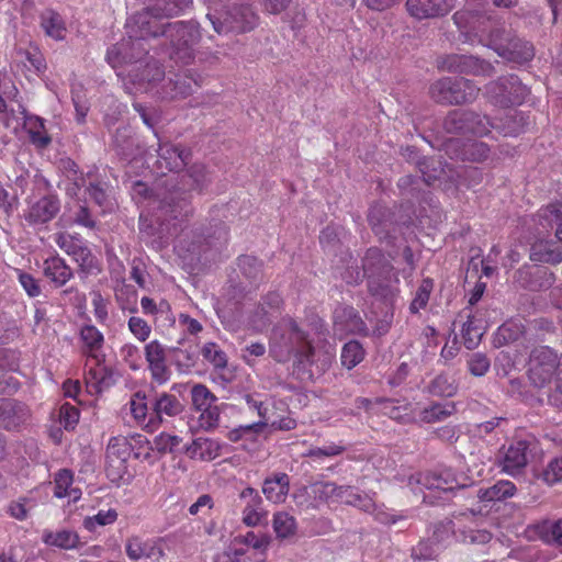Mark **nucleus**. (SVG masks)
<instances>
[{"instance_id": "f03ea898", "label": "nucleus", "mask_w": 562, "mask_h": 562, "mask_svg": "<svg viewBox=\"0 0 562 562\" xmlns=\"http://www.w3.org/2000/svg\"><path fill=\"white\" fill-rule=\"evenodd\" d=\"M270 356L278 362L295 357L297 362L307 367L315 362V351L306 334L293 319H283L274 327L270 338Z\"/></svg>"}, {"instance_id": "49530a36", "label": "nucleus", "mask_w": 562, "mask_h": 562, "mask_svg": "<svg viewBox=\"0 0 562 562\" xmlns=\"http://www.w3.org/2000/svg\"><path fill=\"white\" fill-rule=\"evenodd\" d=\"M467 322L463 324L462 327V336L464 339V344L468 349H474L483 335L484 326L481 322H476L474 316L469 314Z\"/></svg>"}, {"instance_id": "7ed1b4c3", "label": "nucleus", "mask_w": 562, "mask_h": 562, "mask_svg": "<svg viewBox=\"0 0 562 562\" xmlns=\"http://www.w3.org/2000/svg\"><path fill=\"white\" fill-rule=\"evenodd\" d=\"M210 182V177L203 165H193L189 171L182 176L180 187L169 192L168 196L161 202L160 211L165 216L171 220L187 217L191 213L190 198L188 191L202 192ZM164 221H168L167 217Z\"/></svg>"}, {"instance_id": "9d476101", "label": "nucleus", "mask_w": 562, "mask_h": 562, "mask_svg": "<svg viewBox=\"0 0 562 562\" xmlns=\"http://www.w3.org/2000/svg\"><path fill=\"white\" fill-rule=\"evenodd\" d=\"M437 66L442 71L473 76H492L494 67L491 63L472 55L450 54L440 57Z\"/></svg>"}, {"instance_id": "8fccbe9b", "label": "nucleus", "mask_w": 562, "mask_h": 562, "mask_svg": "<svg viewBox=\"0 0 562 562\" xmlns=\"http://www.w3.org/2000/svg\"><path fill=\"white\" fill-rule=\"evenodd\" d=\"M363 357L364 350L362 346L356 340H350L342 347L340 357L341 363L349 370L359 364L363 360Z\"/></svg>"}, {"instance_id": "c85d7f7f", "label": "nucleus", "mask_w": 562, "mask_h": 562, "mask_svg": "<svg viewBox=\"0 0 562 562\" xmlns=\"http://www.w3.org/2000/svg\"><path fill=\"white\" fill-rule=\"evenodd\" d=\"M194 86H198V82L193 78L177 75L175 80L169 78L164 81L160 90H157V97L167 100L184 98L192 93Z\"/></svg>"}, {"instance_id": "680f3d73", "label": "nucleus", "mask_w": 562, "mask_h": 562, "mask_svg": "<svg viewBox=\"0 0 562 562\" xmlns=\"http://www.w3.org/2000/svg\"><path fill=\"white\" fill-rule=\"evenodd\" d=\"M312 490H314L313 483L301 486L293 492L292 497L299 507L317 509L316 498H314Z\"/></svg>"}, {"instance_id": "69168bd1", "label": "nucleus", "mask_w": 562, "mask_h": 562, "mask_svg": "<svg viewBox=\"0 0 562 562\" xmlns=\"http://www.w3.org/2000/svg\"><path fill=\"white\" fill-rule=\"evenodd\" d=\"M181 442L182 438L180 436L171 435L168 432H161L155 439L157 450L162 453L175 452Z\"/></svg>"}, {"instance_id": "ddd939ff", "label": "nucleus", "mask_w": 562, "mask_h": 562, "mask_svg": "<svg viewBox=\"0 0 562 562\" xmlns=\"http://www.w3.org/2000/svg\"><path fill=\"white\" fill-rule=\"evenodd\" d=\"M60 202L55 195H44L38 200L29 201L24 211V220L31 226L50 222L59 212Z\"/></svg>"}, {"instance_id": "a211bd4d", "label": "nucleus", "mask_w": 562, "mask_h": 562, "mask_svg": "<svg viewBox=\"0 0 562 562\" xmlns=\"http://www.w3.org/2000/svg\"><path fill=\"white\" fill-rule=\"evenodd\" d=\"M492 46L498 56L517 64L527 63L535 55L533 47L529 42L521 41L515 36L510 44H504L496 38L492 42Z\"/></svg>"}, {"instance_id": "cd10ccee", "label": "nucleus", "mask_w": 562, "mask_h": 562, "mask_svg": "<svg viewBox=\"0 0 562 562\" xmlns=\"http://www.w3.org/2000/svg\"><path fill=\"white\" fill-rule=\"evenodd\" d=\"M125 551L127 557L133 561H138L140 559H151L157 561L162 557L161 549L156 547L153 540H145L138 536L127 539Z\"/></svg>"}, {"instance_id": "6e6552de", "label": "nucleus", "mask_w": 562, "mask_h": 562, "mask_svg": "<svg viewBox=\"0 0 562 562\" xmlns=\"http://www.w3.org/2000/svg\"><path fill=\"white\" fill-rule=\"evenodd\" d=\"M452 20L460 33L464 36V42L474 44H482L485 42L486 35L490 33L494 20L472 12V11H457L452 15Z\"/></svg>"}, {"instance_id": "0eeeda50", "label": "nucleus", "mask_w": 562, "mask_h": 562, "mask_svg": "<svg viewBox=\"0 0 562 562\" xmlns=\"http://www.w3.org/2000/svg\"><path fill=\"white\" fill-rule=\"evenodd\" d=\"M207 19L217 34H226L252 31L257 26L259 18L251 8L240 5L228 10L223 20L210 13Z\"/></svg>"}, {"instance_id": "473e14b6", "label": "nucleus", "mask_w": 562, "mask_h": 562, "mask_svg": "<svg viewBox=\"0 0 562 562\" xmlns=\"http://www.w3.org/2000/svg\"><path fill=\"white\" fill-rule=\"evenodd\" d=\"M517 488L515 484L507 480L497 481L492 486L480 488L476 493L477 499L487 505L495 502H502L513 497Z\"/></svg>"}, {"instance_id": "3c124183", "label": "nucleus", "mask_w": 562, "mask_h": 562, "mask_svg": "<svg viewBox=\"0 0 562 562\" xmlns=\"http://www.w3.org/2000/svg\"><path fill=\"white\" fill-rule=\"evenodd\" d=\"M426 391L434 396H452L457 392L453 381L445 374L434 378L426 387Z\"/></svg>"}, {"instance_id": "72a5a7b5", "label": "nucleus", "mask_w": 562, "mask_h": 562, "mask_svg": "<svg viewBox=\"0 0 562 562\" xmlns=\"http://www.w3.org/2000/svg\"><path fill=\"white\" fill-rule=\"evenodd\" d=\"M43 272L44 276L55 284V286L65 285L72 277L71 268L58 256L49 257L44 261Z\"/></svg>"}, {"instance_id": "c756f323", "label": "nucleus", "mask_w": 562, "mask_h": 562, "mask_svg": "<svg viewBox=\"0 0 562 562\" xmlns=\"http://www.w3.org/2000/svg\"><path fill=\"white\" fill-rule=\"evenodd\" d=\"M135 78L140 90L157 95V90H160L165 81V72L159 64L154 61L148 63L139 74L135 75Z\"/></svg>"}, {"instance_id": "0e129e2a", "label": "nucleus", "mask_w": 562, "mask_h": 562, "mask_svg": "<svg viewBox=\"0 0 562 562\" xmlns=\"http://www.w3.org/2000/svg\"><path fill=\"white\" fill-rule=\"evenodd\" d=\"M472 120H469L468 133L476 136H485L490 133L491 127H498L492 123L487 117L481 116L472 112Z\"/></svg>"}, {"instance_id": "338daca9", "label": "nucleus", "mask_w": 562, "mask_h": 562, "mask_svg": "<svg viewBox=\"0 0 562 562\" xmlns=\"http://www.w3.org/2000/svg\"><path fill=\"white\" fill-rule=\"evenodd\" d=\"M267 349L263 342H251L240 350V358L248 364L254 366L258 358L266 355Z\"/></svg>"}, {"instance_id": "864d4df0", "label": "nucleus", "mask_w": 562, "mask_h": 562, "mask_svg": "<svg viewBox=\"0 0 562 562\" xmlns=\"http://www.w3.org/2000/svg\"><path fill=\"white\" fill-rule=\"evenodd\" d=\"M243 522L248 527H256L267 522L268 513L262 508V503H247L241 513Z\"/></svg>"}, {"instance_id": "f8f14e48", "label": "nucleus", "mask_w": 562, "mask_h": 562, "mask_svg": "<svg viewBox=\"0 0 562 562\" xmlns=\"http://www.w3.org/2000/svg\"><path fill=\"white\" fill-rule=\"evenodd\" d=\"M131 446L125 437L119 436L110 439L106 447V473L112 480L122 479L127 471V459Z\"/></svg>"}, {"instance_id": "f3484780", "label": "nucleus", "mask_w": 562, "mask_h": 562, "mask_svg": "<svg viewBox=\"0 0 562 562\" xmlns=\"http://www.w3.org/2000/svg\"><path fill=\"white\" fill-rule=\"evenodd\" d=\"M529 443L526 440H518L510 443L503 452L501 465L503 472L515 476L526 468L528 463Z\"/></svg>"}, {"instance_id": "bb28decb", "label": "nucleus", "mask_w": 562, "mask_h": 562, "mask_svg": "<svg viewBox=\"0 0 562 562\" xmlns=\"http://www.w3.org/2000/svg\"><path fill=\"white\" fill-rule=\"evenodd\" d=\"M290 490V477L286 473H273L266 477L262 484V493L273 504L285 502Z\"/></svg>"}, {"instance_id": "2eb2a0df", "label": "nucleus", "mask_w": 562, "mask_h": 562, "mask_svg": "<svg viewBox=\"0 0 562 562\" xmlns=\"http://www.w3.org/2000/svg\"><path fill=\"white\" fill-rule=\"evenodd\" d=\"M454 8V0H407L406 9L417 20L447 15Z\"/></svg>"}, {"instance_id": "5fc2aeb1", "label": "nucleus", "mask_w": 562, "mask_h": 562, "mask_svg": "<svg viewBox=\"0 0 562 562\" xmlns=\"http://www.w3.org/2000/svg\"><path fill=\"white\" fill-rule=\"evenodd\" d=\"M192 405L196 411L207 409L215 404L217 397L203 384H196L191 390Z\"/></svg>"}, {"instance_id": "bf43d9fd", "label": "nucleus", "mask_w": 562, "mask_h": 562, "mask_svg": "<svg viewBox=\"0 0 562 562\" xmlns=\"http://www.w3.org/2000/svg\"><path fill=\"white\" fill-rule=\"evenodd\" d=\"M540 216L549 222L557 224V238L562 241V202L552 203L540 211Z\"/></svg>"}, {"instance_id": "4d7b16f0", "label": "nucleus", "mask_w": 562, "mask_h": 562, "mask_svg": "<svg viewBox=\"0 0 562 562\" xmlns=\"http://www.w3.org/2000/svg\"><path fill=\"white\" fill-rule=\"evenodd\" d=\"M453 406L450 404H434L422 409L418 414V420L423 423H437L447 418L452 413Z\"/></svg>"}, {"instance_id": "13d9d810", "label": "nucleus", "mask_w": 562, "mask_h": 562, "mask_svg": "<svg viewBox=\"0 0 562 562\" xmlns=\"http://www.w3.org/2000/svg\"><path fill=\"white\" fill-rule=\"evenodd\" d=\"M432 280L430 279H424L418 286L415 297L413 299L409 310L412 313H417L419 310L424 308L428 301L430 293L432 291Z\"/></svg>"}, {"instance_id": "aec40b11", "label": "nucleus", "mask_w": 562, "mask_h": 562, "mask_svg": "<svg viewBox=\"0 0 562 562\" xmlns=\"http://www.w3.org/2000/svg\"><path fill=\"white\" fill-rule=\"evenodd\" d=\"M216 562H265V552L256 551L245 541L233 540L216 558Z\"/></svg>"}, {"instance_id": "774afa93", "label": "nucleus", "mask_w": 562, "mask_h": 562, "mask_svg": "<svg viewBox=\"0 0 562 562\" xmlns=\"http://www.w3.org/2000/svg\"><path fill=\"white\" fill-rule=\"evenodd\" d=\"M542 479L549 485H553V484L562 481V459L561 458H555L547 464V467L544 468V470L542 472Z\"/></svg>"}, {"instance_id": "f704fd0d", "label": "nucleus", "mask_w": 562, "mask_h": 562, "mask_svg": "<svg viewBox=\"0 0 562 562\" xmlns=\"http://www.w3.org/2000/svg\"><path fill=\"white\" fill-rule=\"evenodd\" d=\"M42 540L49 547H56L64 550H71L77 548L79 537L75 531L60 529V530H44Z\"/></svg>"}, {"instance_id": "a19ab883", "label": "nucleus", "mask_w": 562, "mask_h": 562, "mask_svg": "<svg viewBox=\"0 0 562 562\" xmlns=\"http://www.w3.org/2000/svg\"><path fill=\"white\" fill-rule=\"evenodd\" d=\"M312 493L317 504V509L323 505H330L335 503L341 490L338 488V484L330 481H318L313 483Z\"/></svg>"}, {"instance_id": "20e7f679", "label": "nucleus", "mask_w": 562, "mask_h": 562, "mask_svg": "<svg viewBox=\"0 0 562 562\" xmlns=\"http://www.w3.org/2000/svg\"><path fill=\"white\" fill-rule=\"evenodd\" d=\"M384 261L383 255L379 249L372 248L367 251L363 260V269L348 267L342 273V279L348 284H358L368 277V286L373 295L385 297L391 293L392 279L390 277L391 267Z\"/></svg>"}, {"instance_id": "37998d69", "label": "nucleus", "mask_w": 562, "mask_h": 562, "mask_svg": "<svg viewBox=\"0 0 562 562\" xmlns=\"http://www.w3.org/2000/svg\"><path fill=\"white\" fill-rule=\"evenodd\" d=\"M272 527L279 539H288L295 535L296 519L286 512L280 510L273 515Z\"/></svg>"}, {"instance_id": "1a4fd4ad", "label": "nucleus", "mask_w": 562, "mask_h": 562, "mask_svg": "<svg viewBox=\"0 0 562 562\" xmlns=\"http://www.w3.org/2000/svg\"><path fill=\"white\" fill-rule=\"evenodd\" d=\"M452 20L460 33L464 36V42L474 44H482L485 42L486 35L490 33L494 20L472 12V11H457L452 15Z\"/></svg>"}, {"instance_id": "79ce46f5", "label": "nucleus", "mask_w": 562, "mask_h": 562, "mask_svg": "<svg viewBox=\"0 0 562 562\" xmlns=\"http://www.w3.org/2000/svg\"><path fill=\"white\" fill-rule=\"evenodd\" d=\"M472 112L467 110H453L449 112L443 121V128L447 133L468 134L469 120H472Z\"/></svg>"}, {"instance_id": "e2e57ef3", "label": "nucleus", "mask_w": 562, "mask_h": 562, "mask_svg": "<svg viewBox=\"0 0 562 562\" xmlns=\"http://www.w3.org/2000/svg\"><path fill=\"white\" fill-rule=\"evenodd\" d=\"M72 102L76 110V119L78 123H83L89 111L88 102L82 93L81 86H72L71 88Z\"/></svg>"}, {"instance_id": "c9c22d12", "label": "nucleus", "mask_w": 562, "mask_h": 562, "mask_svg": "<svg viewBox=\"0 0 562 562\" xmlns=\"http://www.w3.org/2000/svg\"><path fill=\"white\" fill-rule=\"evenodd\" d=\"M41 27L45 34L55 41H63L66 37L67 29L59 13L54 10H45L41 16Z\"/></svg>"}, {"instance_id": "603ef678", "label": "nucleus", "mask_w": 562, "mask_h": 562, "mask_svg": "<svg viewBox=\"0 0 562 562\" xmlns=\"http://www.w3.org/2000/svg\"><path fill=\"white\" fill-rule=\"evenodd\" d=\"M270 314L265 306H258L247 316L246 327L255 333H262L271 324Z\"/></svg>"}, {"instance_id": "7c9ffc66", "label": "nucleus", "mask_w": 562, "mask_h": 562, "mask_svg": "<svg viewBox=\"0 0 562 562\" xmlns=\"http://www.w3.org/2000/svg\"><path fill=\"white\" fill-rule=\"evenodd\" d=\"M409 485H423L427 490H438L442 492H452L456 487H458V483L454 479H452L448 473L436 474V473H426V474H416L409 477Z\"/></svg>"}, {"instance_id": "de8ad7c7", "label": "nucleus", "mask_w": 562, "mask_h": 562, "mask_svg": "<svg viewBox=\"0 0 562 562\" xmlns=\"http://www.w3.org/2000/svg\"><path fill=\"white\" fill-rule=\"evenodd\" d=\"M418 169L422 173L423 181L428 186L441 179V175L445 172L441 167V161L436 158H425L418 161Z\"/></svg>"}, {"instance_id": "2f4dec72", "label": "nucleus", "mask_w": 562, "mask_h": 562, "mask_svg": "<svg viewBox=\"0 0 562 562\" xmlns=\"http://www.w3.org/2000/svg\"><path fill=\"white\" fill-rule=\"evenodd\" d=\"M186 451L191 459L212 461L221 454V445L217 440L199 437L186 448Z\"/></svg>"}, {"instance_id": "052dcab7", "label": "nucleus", "mask_w": 562, "mask_h": 562, "mask_svg": "<svg viewBox=\"0 0 562 562\" xmlns=\"http://www.w3.org/2000/svg\"><path fill=\"white\" fill-rule=\"evenodd\" d=\"M496 38L504 44H510L514 38V34L503 23L495 21L490 33L486 35L483 45L493 49L492 42Z\"/></svg>"}, {"instance_id": "39448f33", "label": "nucleus", "mask_w": 562, "mask_h": 562, "mask_svg": "<svg viewBox=\"0 0 562 562\" xmlns=\"http://www.w3.org/2000/svg\"><path fill=\"white\" fill-rule=\"evenodd\" d=\"M430 97L441 104H463L476 100L480 88L470 79L445 77L430 87Z\"/></svg>"}, {"instance_id": "ea45409f", "label": "nucleus", "mask_w": 562, "mask_h": 562, "mask_svg": "<svg viewBox=\"0 0 562 562\" xmlns=\"http://www.w3.org/2000/svg\"><path fill=\"white\" fill-rule=\"evenodd\" d=\"M130 411L135 422L145 427L150 428L155 420H150V409L146 396L139 392L135 393L130 400Z\"/></svg>"}, {"instance_id": "5701e85b", "label": "nucleus", "mask_w": 562, "mask_h": 562, "mask_svg": "<svg viewBox=\"0 0 562 562\" xmlns=\"http://www.w3.org/2000/svg\"><path fill=\"white\" fill-rule=\"evenodd\" d=\"M528 336L529 330L526 328V321L524 318H512L498 327L494 337V345L501 347L517 342L520 339L531 341Z\"/></svg>"}, {"instance_id": "4468645a", "label": "nucleus", "mask_w": 562, "mask_h": 562, "mask_svg": "<svg viewBox=\"0 0 562 562\" xmlns=\"http://www.w3.org/2000/svg\"><path fill=\"white\" fill-rule=\"evenodd\" d=\"M145 358L153 380L159 384L166 383L170 378L166 347L158 340H151L145 346Z\"/></svg>"}, {"instance_id": "c03bdc74", "label": "nucleus", "mask_w": 562, "mask_h": 562, "mask_svg": "<svg viewBox=\"0 0 562 562\" xmlns=\"http://www.w3.org/2000/svg\"><path fill=\"white\" fill-rule=\"evenodd\" d=\"M541 539L555 546L562 552V518L557 520H544L538 526Z\"/></svg>"}, {"instance_id": "6ab92c4d", "label": "nucleus", "mask_w": 562, "mask_h": 562, "mask_svg": "<svg viewBox=\"0 0 562 562\" xmlns=\"http://www.w3.org/2000/svg\"><path fill=\"white\" fill-rule=\"evenodd\" d=\"M334 329L339 335L362 334L367 327L353 307L339 306L334 312Z\"/></svg>"}, {"instance_id": "4c0bfd02", "label": "nucleus", "mask_w": 562, "mask_h": 562, "mask_svg": "<svg viewBox=\"0 0 562 562\" xmlns=\"http://www.w3.org/2000/svg\"><path fill=\"white\" fill-rule=\"evenodd\" d=\"M380 412L390 418L403 424L415 420L409 404H400L398 401L384 398L379 401Z\"/></svg>"}, {"instance_id": "4be33fe9", "label": "nucleus", "mask_w": 562, "mask_h": 562, "mask_svg": "<svg viewBox=\"0 0 562 562\" xmlns=\"http://www.w3.org/2000/svg\"><path fill=\"white\" fill-rule=\"evenodd\" d=\"M29 418L27 407L10 398H0V426L8 429H16Z\"/></svg>"}, {"instance_id": "b1692460", "label": "nucleus", "mask_w": 562, "mask_h": 562, "mask_svg": "<svg viewBox=\"0 0 562 562\" xmlns=\"http://www.w3.org/2000/svg\"><path fill=\"white\" fill-rule=\"evenodd\" d=\"M190 151L172 144H162L158 149L159 168L177 171L184 167L189 160Z\"/></svg>"}, {"instance_id": "a18cd8bd", "label": "nucleus", "mask_w": 562, "mask_h": 562, "mask_svg": "<svg viewBox=\"0 0 562 562\" xmlns=\"http://www.w3.org/2000/svg\"><path fill=\"white\" fill-rule=\"evenodd\" d=\"M103 357H100V361H95V366L89 368L86 374V382L92 391L99 393L104 387L109 386V376L105 367L102 366Z\"/></svg>"}, {"instance_id": "423d86ee", "label": "nucleus", "mask_w": 562, "mask_h": 562, "mask_svg": "<svg viewBox=\"0 0 562 562\" xmlns=\"http://www.w3.org/2000/svg\"><path fill=\"white\" fill-rule=\"evenodd\" d=\"M561 367V357L554 349L548 346L537 347L529 357V381L535 387H546L555 382Z\"/></svg>"}, {"instance_id": "393cba45", "label": "nucleus", "mask_w": 562, "mask_h": 562, "mask_svg": "<svg viewBox=\"0 0 562 562\" xmlns=\"http://www.w3.org/2000/svg\"><path fill=\"white\" fill-rule=\"evenodd\" d=\"M183 407L176 395L159 393L150 401V420L161 422L165 416L175 417L182 412Z\"/></svg>"}, {"instance_id": "412c9836", "label": "nucleus", "mask_w": 562, "mask_h": 562, "mask_svg": "<svg viewBox=\"0 0 562 562\" xmlns=\"http://www.w3.org/2000/svg\"><path fill=\"white\" fill-rule=\"evenodd\" d=\"M54 240L60 249L69 256H72L81 267L85 268L92 266L93 257L91 251L83 245V241L80 238L67 233H58L55 235Z\"/></svg>"}, {"instance_id": "58836bf2", "label": "nucleus", "mask_w": 562, "mask_h": 562, "mask_svg": "<svg viewBox=\"0 0 562 562\" xmlns=\"http://www.w3.org/2000/svg\"><path fill=\"white\" fill-rule=\"evenodd\" d=\"M24 127L30 136V140L33 145L40 148L46 147L50 143L44 120L40 116L27 115L24 121Z\"/></svg>"}, {"instance_id": "6e6d98bb", "label": "nucleus", "mask_w": 562, "mask_h": 562, "mask_svg": "<svg viewBox=\"0 0 562 562\" xmlns=\"http://www.w3.org/2000/svg\"><path fill=\"white\" fill-rule=\"evenodd\" d=\"M201 355L215 369H225L227 367V356L215 342H206L201 348Z\"/></svg>"}, {"instance_id": "e433bc0d", "label": "nucleus", "mask_w": 562, "mask_h": 562, "mask_svg": "<svg viewBox=\"0 0 562 562\" xmlns=\"http://www.w3.org/2000/svg\"><path fill=\"white\" fill-rule=\"evenodd\" d=\"M74 477L69 470H60L55 476L54 495L58 498L68 497L77 502L81 497V490L72 486Z\"/></svg>"}, {"instance_id": "f257e3e1", "label": "nucleus", "mask_w": 562, "mask_h": 562, "mask_svg": "<svg viewBox=\"0 0 562 562\" xmlns=\"http://www.w3.org/2000/svg\"><path fill=\"white\" fill-rule=\"evenodd\" d=\"M192 0H157L143 12L136 13L126 23L128 38L113 45L106 53V60L113 67L133 63L147 52L144 41L147 37L170 34L177 35L179 45L190 46L200 35L195 25L184 22L160 24L158 21L179 14L189 8Z\"/></svg>"}, {"instance_id": "09e8293b", "label": "nucleus", "mask_w": 562, "mask_h": 562, "mask_svg": "<svg viewBox=\"0 0 562 562\" xmlns=\"http://www.w3.org/2000/svg\"><path fill=\"white\" fill-rule=\"evenodd\" d=\"M117 517L119 514L113 508L108 510L101 509L93 516H87L83 519L82 525L88 531L93 532L98 529V527H104L114 524Z\"/></svg>"}, {"instance_id": "a878e982", "label": "nucleus", "mask_w": 562, "mask_h": 562, "mask_svg": "<svg viewBox=\"0 0 562 562\" xmlns=\"http://www.w3.org/2000/svg\"><path fill=\"white\" fill-rule=\"evenodd\" d=\"M79 338L82 342V352L88 358L100 361L103 357L101 350L104 345L103 334L92 324H85L79 330Z\"/></svg>"}, {"instance_id": "dca6fc26", "label": "nucleus", "mask_w": 562, "mask_h": 562, "mask_svg": "<svg viewBox=\"0 0 562 562\" xmlns=\"http://www.w3.org/2000/svg\"><path fill=\"white\" fill-rule=\"evenodd\" d=\"M446 153L453 159L482 161L488 156V147L482 142L462 143L459 139L450 138L445 144Z\"/></svg>"}, {"instance_id": "9b49d317", "label": "nucleus", "mask_w": 562, "mask_h": 562, "mask_svg": "<svg viewBox=\"0 0 562 562\" xmlns=\"http://www.w3.org/2000/svg\"><path fill=\"white\" fill-rule=\"evenodd\" d=\"M486 92L502 105L520 104L529 93L516 75L502 77L486 86Z\"/></svg>"}]
</instances>
